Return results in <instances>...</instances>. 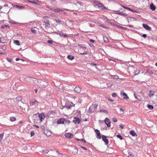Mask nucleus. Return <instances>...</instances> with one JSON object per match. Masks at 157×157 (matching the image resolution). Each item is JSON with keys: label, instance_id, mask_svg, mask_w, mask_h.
I'll return each mask as SVG.
<instances>
[{"label": "nucleus", "instance_id": "obj_1", "mask_svg": "<svg viewBox=\"0 0 157 157\" xmlns=\"http://www.w3.org/2000/svg\"><path fill=\"white\" fill-rule=\"evenodd\" d=\"M57 124H62L64 125H68L70 124V121L69 120H66L63 118L58 119L56 122Z\"/></svg>", "mask_w": 157, "mask_h": 157}, {"label": "nucleus", "instance_id": "obj_2", "mask_svg": "<svg viewBox=\"0 0 157 157\" xmlns=\"http://www.w3.org/2000/svg\"><path fill=\"white\" fill-rule=\"evenodd\" d=\"M98 106V105L97 104H93L89 108L88 112L90 113H92L94 112L96 110Z\"/></svg>", "mask_w": 157, "mask_h": 157}, {"label": "nucleus", "instance_id": "obj_3", "mask_svg": "<svg viewBox=\"0 0 157 157\" xmlns=\"http://www.w3.org/2000/svg\"><path fill=\"white\" fill-rule=\"evenodd\" d=\"M46 18H48V17H44V19H45L44 21V23H45V27L46 29L50 27V24L49 23V21L48 19H46Z\"/></svg>", "mask_w": 157, "mask_h": 157}, {"label": "nucleus", "instance_id": "obj_4", "mask_svg": "<svg viewBox=\"0 0 157 157\" xmlns=\"http://www.w3.org/2000/svg\"><path fill=\"white\" fill-rule=\"evenodd\" d=\"M133 69H134V71L133 73L135 75H138L140 73V70L139 68L134 67L133 68Z\"/></svg>", "mask_w": 157, "mask_h": 157}, {"label": "nucleus", "instance_id": "obj_5", "mask_svg": "<svg viewBox=\"0 0 157 157\" xmlns=\"http://www.w3.org/2000/svg\"><path fill=\"white\" fill-rule=\"evenodd\" d=\"M44 129L46 128V129H43V130H44V133L47 136H50L52 134L51 132L50 131L48 130L47 129V128H44Z\"/></svg>", "mask_w": 157, "mask_h": 157}, {"label": "nucleus", "instance_id": "obj_6", "mask_svg": "<svg viewBox=\"0 0 157 157\" xmlns=\"http://www.w3.org/2000/svg\"><path fill=\"white\" fill-rule=\"evenodd\" d=\"M102 140L104 142L105 144L106 145H108L109 144V141L107 138V137L103 135L102 136Z\"/></svg>", "mask_w": 157, "mask_h": 157}, {"label": "nucleus", "instance_id": "obj_7", "mask_svg": "<svg viewBox=\"0 0 157 157\" xmlns=\"http://www.w3.org/2000/svg\"><path fill=\"white\" fill-rule=\"evenodd\" d=\"M39 117L40 121H42L43 120H44L45 116L43 113H41L39 115Z\"/></svg>", "mask_w": 157, "mask_h": 157}, {"label": "nucleus", "instance_id": "obj_8", "mask_svg": "<svg viewBox=\"0 0 157 157\" xmlns=\"http://www.w3.org/2000/svg\"><path fill=\"white\" fill-rule=\"evenodd\" d=\"M121 96L123 97L124 99H128L129 97L128 96L127 94L123 92H121L120 93Z\"/></svg>", "mask_w": 157, "mask_h": 157}, {"label": "nucleus", "instance_id": "obj_9", "mask_svg": "<svg viewBox=\"0 0 157 157\" xmlns=\"http://www.w3.org/2000/svg\"><path fill=\"white\" fill-rule=\"evenodd\" d=\"M105 122L107 124L108 127L110 126V121L108 118H106L105 119Z\"/></svg>", "mask_w": 157, "mask_h": 157}, {"label": "nucleus", "instance_id": "obj_10", "mask_svg": "<svg viewBox=\"0 0 157 157\" xmlns=\"http://www.w3.org/2000/svg\"><path fill=\"white\" fill-rule=\"evenodd\" d=\"M95 132L96 133L97 135L96 137L98 139H101V136L99 131L97 129H95Z\"/></svg>", "mask_w": 157, "mask_h": 157}, {"label": "nucleus", "instance_id": "obj_11", "mask_svg": "<svg viewBox=\"0 0 157 157\" xmlns=\"http://www.w3.org/2000/svg\"><path fill=\"white\" fill-rule=\"evenodd\" d=\"M27 1L29 3H31L36 5H38L39 3L40 2L39 0H36V1H33L29 0H28Z\"/></svg>", "mask_w": 157, "mask_h": 157}, {"label": "nucleus", "instance_id": "obj_12", "mask_svg": "<svg viewBox=\"0 0 157 157\" xmlns=\"http://www.w3.org/2000/svg\"><path fill=\"white\" fill-rule=\"evenodd\" d=\"M80 120L78 118L75 117L74 118L73 122L75 124H78L80 122Z\"/></svg>", "mask_w": 157, "mask_h": 157}, {"label": "nucleus", "instance_id": "obj_13", "mask_svg": "<svg viewBox=\"0 0 157 157\" xmlns=\"http://www.w3.org/2000/svg\"><path fill=\"white\" fill-rule=\"evenodd\" d=\"M143 26L145 29L149 31H151V28L149 27V26L147 24H143Z\"/></svg>", "mask_w": 157, "mask_h": 157}, {"label": "nucleus", "instance_id": "obj_14", "mask_svg": "<svg viewBox=\"0 0 157 157\" xmlns=\"http://www.w3.org/2000/svg\"><path fill=\"white\" fill-rule=\"evenodd\" d=\"M117 14L120 15L122 16L125 17L126 18L128 17V15L126 13H123L122 12H119L117 13Z\"/></svg>", "mask_w": 157, "mask_h": 157}, {"label": "nucleus", "instance_id": "obj_15", "mask_svg": "<svg viewBox=\"0 0 157 157\" xmlns=\"http://www.w3.org/2000/svg\"><path fill=\"white\" fill-rule=\"evenodd\" d=\"M65 136L67 138H70L73 136V134L71 133H67L65 134Z\"/></svg>", "mask_w": 157, "mask_h": 157}, {"label": "nucleus", "instance_id": "obj_16", "mask_svg": "<svg viewBox=\"0 0 157 157\" xmlns=\"http://www.w3.org/2000/svg\"><path fill=\"white\" fill-rule=\"evenodd\" d=\"M75 91L76 92L79 93L81 91V89L80 87L78 86L76 87L74 89Z\"/></svg>", "mask_w": 157, "mask_h": 157}, {"label": "nucleus", "instance_id": "obj_17", "mask_svg": "<svg viewBox=\"0 0 157 157\" xmlns=\"http://www.w3.org/2000/svg\"><path fill=\"white\" fill-rule=\"evenodd\" d=\"M155 92L151 90H150L149 91L148 96L150 97H151L154 95Z\"/></svg>", "mask_w": 157, "mask_h": 157}, {"label": "nucleus", "instance_id": "obj_18", "mask_svg": "<svg viewBox=\"0 0 157 157\" xmlns=\"http://www.w3.org/2000/svg\"><path fill=\"white\" fill-rule=\"evenodd\" d=\"M130 133L132 136H137L136 133L134 130H131L130 131Z\"/></svg>", "mask_w": 157, "mask_h": 157}, {"label": "nucleus", "instance_id": "obj_19", "mask_svg": "<svg viewBox=\"0 0 157 157\" xmlns=\"http://www.w3.org/2000/svg\"><path fill=\"white\" fill-rule=\"evenodd\" d=\"M150 7L152 11H154L155 10V7L152 3H151L150 5Z\"/></svg>", "mask_w": 157, "mask_h": 157}, {"label": "nucleus", "instance_id": "obj_20", "mask_svg": "<svg viewBox=\"0 0 157 157\" xmlns=\"http://www.w3.org/2000/svg\"><path fill=\"white\" fill-rule=\"evenodd\" d=\"M97 5L98 6V7H101V9L105 8L104 6L101 3H98V4H97Z\"/></svg>", "mask_w": 157, "mask_h": 157}, {"label": "nucleus", "instance_id": "obj_21", "mask_svg": "<svg viewBox=\"0 0 157 157\" xmlns=\"http://www.w3.org/2000/svg\"><path fill=\"white\" fill-rule=\"evenodd\" d=\"M67 58L69 60H72L74 59V57L73 56L71 55H68L67 56Z\"/></svg>", "mask_w": 157, "mask_h": 157}, {"label": "nucleus", "instance_id": "obj_22", "mask_svg": "<svg viewBox=\"0 0 157 157\" xmlns=\"http://www.w3.org/2000/svg\"><path fill=\"white\" fill-rule=\"evenodd\" d=\"M113 84V82L110 81L107 83V86L108 87H112Z\"/></svg>", "mask_w": 157, "mask_h": 157}, {"label": "nucleus", "instance_id": "obj_23", "mask_svg": "<svg viewBox=\"0 0 157 157\" xmlns=\"http://www.w3.org/2000/svg\"><path fill=\"white\" fill-rule=\"evenodd\" d=\"M146 73L148 74L149 75H151L153 74V72L150 69H147L146 71Z\"/></svg>", "mask_w": 157, "mask_h": 157}, {"label": "nucleus", "instance_id": "obj_24", "mask_svg": "<svg viewBox=\"0 0 157 157\" xmlns=\"http://www.w3.org/2000/svg\"><path fill=\"white\" fill-rule=\"evenodd\" d=\"M78 152V149L76 148H74L72 151V153L74 155L77 154Z\"/></svg>", "mask_w": 157, "mask_h": 157}, {"label": "nucleus", "instance_id": "obj_25", "mask_svg": "<svg viewBox=\"0 0 157 157\" xmlns=\"http://www.w3.org/2000/svg\"><path fill=\"white\" fill-rule=\"evenodd\" d=\"M22 99V98L21 97L19 96L16 98V101L18 102H20L21 101Z\"/></svg>", "mask_w": 157, "mask_h": 157}, {"label": "nucleus", "instance_id": "obj_26", "mask_svg": "<svg viewBox=\"0 0 157 157\" xmlns=\"http://www.w3.org/2000/svg\"><path fill=\"white\" fill-rule=\"evenodd\" d=\"M54 20L57 23H60L61 22V21L60 19L59 18H57V17H56V19H55Z\"/></svg>", "mask_w": 157, "mask_h": 157}, {"label": "nucleus", "instance_id": "obj_27", "mask_svg": "<svg viewBox=\"0 0 157 157\" xmlns=\"http://www.w3.org/2000/svg\"><path fill=\"white\" fill-rule=\"evenodd\" d=\"M15 7L17 8L20 9H23L24 8V6H21L16 5Z\"/></svg>", "mask_w": 157, "mask_h": 157}, {"label": "nucleus", "instance_id": "obj_28", "mask_svg": "<svg viewBox=\"0 0 157 157\" xmlns=\"http://www.w3.org/2000/svg\"><path fill=\"white\" fill-rule=\"evenodd\" d=\"M10 119L11 121H16V118L14 117H10Z\"/></svg>", "mask_w": 157, "mask_h": 157}, {"label": "nucleus", "instance_id": "obj_29", "mask_svg": "<svg viewBox=\"0 0 157 157\" xmlns=\"http://www.w3.org/2000/svg\"><path fill=\"white\" fill-rule=\"evenodd\" d=\"M100 112H103L105 113H106V114H108V111L107 110H106L104 109H100Z\"/></svg>", "mask_w": 157, "mask_h": 157}, {"label": "nucleus", "instance_id": "obj_30", "mask_svg": "<svg viewBox=\"0 0 157 157\" xmlns=\"http://www.w3.org/2000/svg\"><path fill=\"white\" fill-rule=\"evenodd\" d=\"M14 43L16 45H20V43L19 41L17 40H15L14 41Z\"/></svg>", "mask_w": 157, "mask_h": 157}, {"label": "nucleus", "instance_id": "obj_31", "mask_svg": "<svg viewBox=\"0 0 157 157\" xmlns=\"http://www.w3.org/2000/svg\"><path fill=\"white\" fill-rule=\"evenodd\" d=\"M147 107L150 109H152L153 108V107L152 105H147Z\"/></svg>", "mask_w": 157, "mask_h": 157}, {"label": "nucleus", "instance_id": "obj_32", "mask_svg": "<svg viewBox=\"0 0 157 157\" xmlns=\"http://www.w3.org/2000/svg\"><path fill=\"white\" fill-rule=\"evenodd\" d=\"M54 11L55 12H63V10H60L59 9H58V8H57V9H55L54 10Z\"/></svg>", "mask_w": 157, "mask_h": 157}, {"label": "nucleus", "instance_id": "obj_33", "mask_svg": "<svg viewBox=\"0 0 157 157\" xmlns=\"http://www.w3.org/2000/svg\"><path fill=\"white\" fill-rule=\"evenodd\" d=\"M4 133L0 134V141H1L3 137Z\"/></svg>", "mask_w": 157, "mask_h": 157}, {"label": "nucleus", "instance_id": "obj_34", "mask_svg": "<svg viewBox=\"0 0 157 157\" xmlns=\"http://www.w3.org/2000/svg\"><path fill=\"white\" fill-rule=\"evenodd\" d=\"M117 136L118 138H119L121 140H122L123 139V138H122V136L121 135H117Z\"/></svg>", "mask_w": 157, "mask_h": 157}, {"label": "nucleus", "instance_id": "obj_35", "mask_svg": "<svg viewBox=\"0 0 157 157\" xmlns=\"http://www.w3.org/2000/svg\"><path fill=\"white\" fill-rule=\"evenodd\" d=\"M48 150H43V151H42L41 152L42 153H48ZM41 152V151H40Z\"/></svg>", "mask_w": 157, "mask_h": 157}, {"label": "nucleus", "instance_id": "obj_36", "mask_svg": "<svg viewBox=\"0 0 157 157\" xmlns=\"http://www.w3.org/2000/svg\"><path fill=\"white\" fill-rule=\"evenodd\" d=\"M1 48L3 50H5L6 49V46L5 45H3L2 47Z\"/></svg>", "mask_w": 157, "mask_h": 157}, {"label": "nucleus", "instance_id": "obj_37", "mask_svg": "<svg viewBox=\"0 0 157 157\" xmlns=\"http://www.w3.org/2000/svg\"><path fill=\"white\" fill-rule=\"evenodd\" d=\"M31 31L32 32V33L34 34H35L36 33V31L34 30V29H31Z\"/></svg>", "mask_w": 157, "mask_h": 157}, {"label": "nucleus", "instance_id": "obj_38", "mask_svg": "<svg viewBox=\"0 0 157 157\" xmlns=\"http://www.w3.org/2000/svg\"><path fill=\"white\" fill-rule=\"evenodd\" d=\"M25 79H26V80L27 81V80H31L32 79H33V78H30V77H26V78H25Z\"/></svg>", "mask_w": 157, "mask_h": 157}, {"label": "nucleus", "instance_id": "obj_39", "mask_svg": "<svg viewBox=\"0 0 157 157\" xmlns=\"http://www.w3.org/2000/svg\"><path fill=\"white\" fill-rule=\"evenodd\" d=\"M113 77L115 79H118L119 78L118 76L117 75H114L113 76Z\"/></svg>", "mask_w": 157, "mask_h": 157}, {"label": "nucleus", "instance_id": "obj_40", "mask_svg": "<svg viewBox=\"0 0 157 157\" xmlns=\"http://www.w3.org/2000/svg\"><path fill=\"white\" fill-rule=\"evenodd\" d=\"M112 121L114 122H116L117 121V118H115V117H113V118Z\"/></svg>", "mask_w": 157, "mask_h": 157}, {"label": "nucleus", "instance_id": "obj_41", "mask_svg": "<svg viewBox=\"0 0 157 157\" xmlns=\"http://www.w3.org/2000/svg\"><path fill=\"white\" fill-rule=\"evenodd\" d=\"M34 135V133L33 131H32L31 132V136L32 137Z\"/></svg>", "mask_w": 157, "mask_h": 157}, {"label": "nucleus", "instance_id": "obj_42", "mask_svg": "<svg viewBox=\"0 0 157 157\" xmlns=\"http://www.w3.org/2000/svg\"><path fill=\"white\" fill-rule=\"evenodd\" d=\"M77 3H78V4L80 5L81 6H82L83 5V3L81 2L78 1L77 2Z\"/></svg>", "mask_w": 157, "mask_h": 157}, {"label": "nucleus", "instance_id": "obj_43", "mask_svg": "<svg viewBox=\"0 0 157 157\" xmlns=\"http://www.w3.org/2000/svg\"><path fill=\"white\" fill-rule=\"evenodd\" d=\"M128 157H134V156L132 154L129 153V155Z\"/></svg>", "mask_w": 157, "mask_h": 157}, {"label": "nucleus", "instance_id": "obj_44", "mask_svg": "<svg viewBox=\"0 0 157 157\" xmlns=\"http://www.w3.org/2000/svg\"><path fill=\"white\" fill-rule=\"evenodd\" d=\"M112 96L113 97H115L117 96V94L115 93H113L112 94Z\"/></svg>", "mask_w": 157, "mask_h": 157}, {"label": "nucleus", "instance_id": "obj_45", "mask_svg": "<svg viewBox=\"0 0 157 157\" xmlns=\"http://www.w3.org/2000/svg\"><path fill=\"white\" fill-rule=\"evenodd\" d=\"M57 34L63 37L64 35V34L63 33H58Z\"/></svg>", "mask_w": 157, "mask_h": 157}, {"label": "nucleus", "instance_id": "obj_46", "mask_svg": "<svg viewBox=\"0 0 157 157\" xmlns=\"http://www.w3.org/2000/svg\"><path fill=\"white\" fill-rule=\"evenodd\" d=\"M104 41L105 42H107L108 41V40L107 37H104Z\"/></svg>", "mask_w": 157, "mask_h": 157}, {"label": "nucleus", "instance_id": "obj_47", "mask_svg": "<svg viewBox=\"0 0 157 157\" xmlns=\"http://www.w3.org/2000/svg\"><path fill=\"white\" fill-rule=\"evenodd\" d=\"M47 42L49 44H52V41L51 40H48L47 41Z\"/></svg>", "mask_w": 157, "mask_h": 157}, {"label": "nucleus", "instance_id": "obj_48", "mask_svg": "<svg viewBox=\"0 0 157 157\" xmlns=\"http://www.w3.org/2000/svg\"><path fill=\"white\" fill-rule=\"evenodd\" d=\"M34 101H31L30 102V105H34Z\"/></svg>", "mask_w": 157, "mask_h": 157}, {"label": "nucleus", "instance_id": "obj_49", "mask_svg": "<svg viewBox=\"0 0 157 157\" xmlns=\"http://www.w3.org/2000/svg\"><path fill=\"white\" fill-rule=\"evenodd\" d=\"M121 6L123 7V8L125 9H127V8H128V7H126V6H124V5H122Z\"/></svg>", "mask_w": 157, "mask_h": 157}, {"label": "nucleus", "instance_id": "obj_50", "mask_svg": "<svg viewBox=\"0 0 157 157\" xmlns=\"http://www.w3.org/2000/svg\"><path fill=\"white\" fill-rule=\"evenodd\" d=\"M147 35L146 34H144L142 35V36L144 38H145L147 36Z\"/></svg>", "mask_w": 157, "mask_h": 157}, {"label": "nucleus", "instance_id": "obj_51", "mask_svg": "<svg viewBox=\"0 0 157 157\" xmlns=\"http://www.w3.org/2000/svg\"><path fill=\"white\" fill-rule=\"evenodd\" d=\"M127 10H129V11H132V12H134V11H133V10H132V9H131L130 8H128H128H127Z\"/></svg>", "mask_w": 157, "mask_h": 157}, {"label": "nucleus", "instance_id": "obj_52", "mask_svg": "<svg viewBox=\"0 0 157 157\" xmlns=\"http://www.w3.org/2000/svg\"><path fill=\"white\" fill-rule=\"evenodd\" d=\"M100 26L101 27H103L104 28H107V29L108 28L107 27H106L105 26H104V25H100Z\"/></svg>", "mask_w": 157, "mask_h": 157}, {"label": "nucleus", "instance_id": "obj_53", "mask_svg": "<svg viewBox=\"0 0 157 157\" xmlns=\"http://www.w3.org/2000/svg\"><path fill=\"white\" fill-rule=\"evenodd\" d=\"M120 111H121L122 112V113H123L124 112V110H123V109L121 108L120 109Z\"/></svg>", "mask_w": 157, "mask_h": 157}, {"label": "nucleus", "instance_id": "obj_54", "mask_svg": "<svg viewBox=\"0 0 157 157\" xmlns=\"http://www.w3.org/2000/svg\"><path fill=\"white\" fill-rule=\"evenodd\" d=\"M81 140L84 143H86V141L84 139H81Z\"/></svg>", "mask_w": 157, "mask_h": 157}, {"label": "nucleus", "instance_id": "obj_55", "mask_svg": "<svg viewBox=\"0 0 157 157\" xmlns=\"http://www.w3.org/2000/svg\"><path fill=\"white\" fill-rule=\"evenodd\" d=\"M124 127V125L122 124H121L120 127H119V128H123Z\"/></svg>", "mask_w": 157, "mask_h": 157}, {"label": "nucleus", "instance_id": "obj_56", "mask_svg": "<svg viewBox=\"0 0 157 157\" xmlns=\"http://www.w3.org/2000/svg\"><path fill=\"white\" fill-rule=\"evenodd\" d=\"M68 36L67 35V34H64L63 37H67Z\"/></svg>", "mask_w": 157, "mask_h": 157}, {"label": "nucleus", "instance_id": "obj_57", "mask_svg": "<svg viewBox=\"0 0 157 157\" xmlns=\"http://www.w3.org/2000/svg\"><path fill=\"white\" fill-rule=\"evenodd\" d=\"M90 41L92 43H94V41L92 39H90Z\"/></svg>", "mask_w": 157, "mask_h": 157}, {"label": "nucleus", "instance_id": "obj_58", "mask_svg": "<svg viewBox=\"0 0 157 157\" xmlns=\"http://www.w3.org/2000/svg\"><path fill=\"white\" fill-rule=\"evenodd\" d=\"M90 64L91 65H94V66H96V64L94 63H91Z\"/></svg>", "mask_w": 157, "mask_h": 157}, {"label": "nucleus", "instance_id": "obj_59", "mask_svg": "<svg viewBox=\"0 0 157 157\" xmlns=\"http://www.w3.org/2000/svg\"><path fill=\"white\" fill-rule=\"evenodd\" d=\"M87 53L86 52H85L80 53L81 54H86Z\"/></svg>", "mask_w": 157, "mask_h": 157}, {"label": "nucleus", "instance_id": "obj_60", "mask_svg": "<svg viewBox=\"0 0 157 157\" xmlns=\"http://www.w3.org/2000/svg\"><path fill=\"white\" fill-rule=\"evenodd\" d=\"M81 147L82 148H83V149H85V150H87L86 148H85L84 147H83L82 146H81Z\"/></svg>", "mask_w": 157, "mask_h": 157}, {"label": "nucleus", "instance_id": "obj_61", "mask_svg": "<svg viewBox=\"0 0 157 157\" xmlns=\"http://www.w3.org/2000/svg\"><path fill=\"white\" fill-rule=\"evenodd\" d=\"M60 12V13H63V14H66V13L65 12H64L63 11V12Z\"/></svg>", "mask_w": 157, "mask_h": 157}, {"label": "nucleus", "instance_id": "obj_62", "mask_svg": "<svg viewBox=\"0 0 157 157\" xmlns=\"http://www.w3.org/2000/svg\"><path fill=\"white\" fill-rule=\"evenodd\" d=\"M7 60H8V61L10 62H11V60L10 59H7Z\"/></svg>", "mask_w": 157, "mask_h": 157}, {"label": "nucleus", "instance_id": "obj_63", "mask_svg": "<svg viewBox=\"0 0 157 157\" xmlns=\"http://www.w3.org/2000/svg\"><path fill=\"white\" fill-rule=\"evenodd\" d=\"M71 106H66V107L68 109H69V108H71Z\"/></svg>", "mask_w": 157, "mask_h": 157}, {"label": "nucleus", "instance_id": "obj_64", "mask_svg": "<svg viewBox=\"0 0 157 157\" xmlns=\"http://www.w3.org/2000/svg\"><path fill=\"white\" fill-rule=\"evenodd\" d=\"M19 59H20L19 58H17L16 59V61H17L18 60H19Z\"/></svg>", "mask_w": 157, "mask_h": 157}]
</instances>
